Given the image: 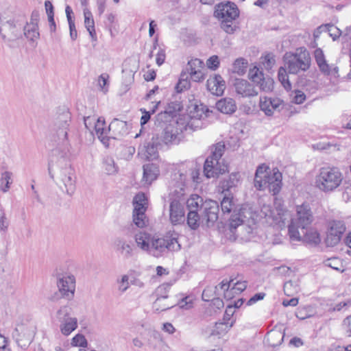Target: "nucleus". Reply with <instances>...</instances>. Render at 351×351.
Instances as JSON below:
<instances>
[{
  "mask_svg": "<svg viewBox=\"0 0 351 351\" xmlns=\"http://www.w3.org/2000/svg\"><path fill=\"white\" fill-rule=\"evenodd\" d=\"M48 171L60 189L71 196L76 189V176L70 162L64 158H52L49 162Z\"/></svg>",
  "mask_w": 351,
  "mask_h": 351,
  "instance_id": "1",
  "label": "nucleus"
},
{
  "mask_svg": "<svg viewBox=\"0 0 351 351\" xmlns=\"http://www.w3.org/2000/svg\"><path fill=\"white\" fill-rule=\"evenodd\" d=\"M26 16L21 11L8 8L0 13V34L6 43L16 40L23 36V27Z\"/></svg>",
  "mask_w": 351,
  "mask_h": 351,
  "instance_id": "2",
  "label": "nucleus"
},
{
  "mask_svg": "<svg viewBox=\"0 0 351 351\" xmlns=\"http://www.w3.org/2000/svg\"><path fill=\"white\" fill-rule=\"evenodd\" d=\"M342 180L343 174L337 167H323L315 177V186L321 191L329 193L337 189Z\"/></svg>",
  "mask_w": 351,
  "mask_h": 351,
  "instance_id": "3",
  "label": "nucleus"
},
{
  "mask_svg": "<svg viewBox=\"0 0 351 351\" xmlns=\"http://www.w3.org/2000/svg\"><path fill=\"white\" fill-rule=\"evenodd\" d=\"M314 219L311 209L308 204H303L296 207V215L291 219L289 226V234L291 241H300L301 239V231L304 232Z\"/></svg>",
  "mask_w": 351,
  "mask_h": 351,
  "instance_id": "4",
  "label": "nucleus"
},
{
  "mask_svg": "<svg viewBox=\"0 0 351 351\" xmlns=\"http://www.w3.org/2000/svg\"><path fill=\"white\" fill-rule=\"evenodd\" d=\"M283 60L290 74H298L300 71H307L311 61L309 52L304 47L297 49L294 53H286Z\"/></svg>",
  "mask_w": 351,
  "mask_h": 351,
  "instance_id": "5",
  "label": "nucleus"
},
{
  "mask_svg": "<svg viewBox=\"0 0 351 351\" xmlns=\"http://www.w3.org/2000/svg\"><path fill=\"white\" fill-rule=\"evenodd\" d=\"M225 149L224 145L217 143L204 165V174L207 178L218 177L228 171V167L223 160L220 161Z\"/></svg>",
  "mask_w": 351,
  "mask_h": 351,
  "instance_id": "6",
  "label": "nucleus"
},
{
  "mask_svg": "<svg viewBox=\"0 0 351 351\" xmlns=\"http://www.w3.org/2000/svg\"><path fill=\"white\" fill-rule=\"evenodd\" d=\"M181 248L178 239L172 235L167 234L162 237H152L147 254L159 258L169 252H177Z\"/></svg>",
  "mask_w": 351,
  "mask_h": 351,
  "instance_id": "7",
  "label": "nucleus"
},
{
  "mask_svg": "<svg viewBox=\"0 0 351 351\" xmlns=\"http://www.w3.org/2000/svg\"><path fill=\"white\" fill-rule=\"evenodd\" d=\"M276 205L275 208H272L270 205H263L261 210V217H264L270 226L285 225L289 214L280 204L277 205L276 203Z\"/></svg>",
  "mask_w": 351,
  "mask_h": 351,
  "instance_id": "8",
  "label": "nucleus"
},
{
  "mask_svg": "<svg viewBox=\"0 0 351 351\" xmlns=\"http://www.w3.org/2000/svg\"><path fill=\"white\" fill-rule=\"evenodd\" d=\"M70 121L71 114L68 111H64L56 118L54 121L55 138H57V141L64 146L68 145L67 135Z\"/></svg>",
  "mask_w": 351,
  "mask_h": 351,
  "instance_id": "9",
  "label": "nucleus"
},
{
  "mask_svg": "<svg viewBox=\"0 0 351 351\" xmlns=\"http://www.w3.org/2000/svg\"><path fill=\"white\" fill-rule=\"evenodd\" d=\"M57 319L60 322V330L64 336H69L77 328V319L71 317L66 306L61 307L57 311Z\"/></svg>",
  "mask_w": 351,
  "mask_h": 351,
  "instance_id": "10",
  "label": "nucleus"
},
{
  "mask_svg": "<svg viewBox=\"0 0 351 351\" xmlns=\"http://www.w3.org/2000/svg\"><path fill=\"white\" fill-rule=\"evenodd\" d=\"M346 230L345 223L341 220H332L328 223L325 243L328 247L337 245Z\"/></svg>",
  "mask_w": 351,
  "mask_h": 351,
  "instance_id": "11",
  "label": "nucleus"
},
{
  "mask_svg": "<svg viewBox=\"0 0 351 351\" xmlns=\"http://www.w3.org/2000/svg\"><path fill=\"white\" fill-rule=\"evenodd\" d=\"M34 336L32 327L21 324H18L12 332V337L19 347L25 349L31 343Z\"/></svg>",
  "mask_w": 351,
  "mask_h": 351,
  "instance_id": "12",
  "label": "nucleus"
},
{
  "mask_svg": "<svg viewBox=\"0 0 351 351\" xmlns=\"http://www.w3.org/2000/svg\"><path fill=\"white\" fill-rule=\"evenodd\" d=\"M249 78L259 87V89L264 92L272 91L274 88V80L271 77L265 76L263 72L256 66L251 69L249 71Z\"/></svg>",
  "mask_w": 351,
  "mask_h": 351,
  "instance_id": "13",
  "label": "nucleus"
},
{
  "mask_svg": "<svg viewBox=\"0 0 351 351\" xmlns=\"http://www.w3.org/2000/svg\"><path fill=\"white\" fill-rule=\"evenodd\" d=\"M239 14L237 6L232 1L221 2L216 5L214 15L219 20H235Z\"/></svg>",
  "mask_w": 351,
  "mask_h": 351,
  "instance_id": "14",
  "label": "nucleus"
},
{
  "mask_svg": "<svg viewBox=\"0 0 351 351\" xmlns=\"http://www.w3.org/2000/svg\"><path fill=\"white\" fill-rule=\"evenodd\" d=\"M159 138L165 145L178 144L182 138V130L178 128V123L169 124L165 127Z\"/></svg>",
  "mask_w": 351,
  "mask_h": 351,
  "instance_id": "15",
  "label": "nucleus"
},
{
  "mask_svg": "<svg viewBox=\"0 0 351 351\" xmlns=\"http://www.w3.org/2000/svg\"><path fill=\"white\" fill-rule=\"evenodd\" d=\"M169 219L173 226L180 225L185 221V210L182 203L173 199L169 206Z\"/></svg>",
  "mask_w": 351,
  "mask_h": 351,
  "instance_id": "16",
  "label": "nucleus"
},
{
  "mask_svg": "<svg viewBox=\"0 0 351 351\" xmlns=\"http://www.w3.org/2000/svg\"><path fill=\"white\" fill-rule=\"evenodd\" d=\"M162 147V143L160 141L158 135L154 136L151 141L144 145L140 151L145 159L148 160H153L158 158V150Z\"/></svg>",
  "mask_w": 351,
  "mask_h": 351,
  "instance_id": "17",
  "label": "nucleus"
},
{
  "mask_svg": "<svg viewBox=\"0 0 351 351\" xmlns=\"http://www.w3.org/2000/svg\"><path fill=\"white\" fill-rule=\"evenodd\" d=\"M110 137L114 139H121L130 132V125L126 121L114 119L108 126Z\"/></svg>",
  "mask_w": 351,
  "mask_h": 351,
  "instance_id": "18",
  "label": "nucleus"
},
{
  "mask_svg": "<svg viewBox=\"0 0 351 351\" xmlns=\"http://www.w3.org/2000/svg\"><path fill=\"white\" fill-rule=\"evenodd\" d=\"M202 220H205L208 226L213 223L218 219L219 205L216 201L206 200L202 204Z\"/></svg>",
  "mask_w": 351,
  "mask_h": 351,
  "instance_id": "19",
  "label": "nucleus"
},
{
  "mask_svg": "<svg viewBox=\"0 0 351 351\" xmlns=\"http://www.w3.org/2000/svg\"><path fill=\"white\" fill-rule=\"evenodd\" d=\"M234 87L236 93L243 97H255L258 94L254 86L243 79H236L234 82Z\"/></svg>",
  "mask_w": 351,
  "mask_h": 351,
  "instance_id": "20",
  "label": "nucleus"
},
{
  "mask_svg": "<svg viewBox=\"0 0 351 351\" xmlns=\"http://www.w3.org/2000/svg\"><path fill=\"white\" fill-rule=\"evenodd\" d=\"M59 291L62 295L72 297L75 287V279L73 275H64L58 281Z\"/></svg>",
  "mask_w": 351,
  "mask_h": 351,
  "instance_id": "21",
  "label": "nucleus"
},
{
  "mask_svg": "<svg viewBox=\"0 0 351 351\" xmlns=\"http://www.w3.org/2000/svg\"><path fill=\"white\" fill-rule=\"evenodd\" d=\"M206 86L211 94L221 96L226 88V82L220 75L215 74L208 79Z\"/></svg>",
  "mask_w": 351,
  "mask_h": 351,
  "instance_id": "22",
  "label": "nucleus"
},
{
  "mask_svg": "<svg viewBox=\"0 0 351 351\" xmlns=\"http://www.w3.org/2000/svg\"><path fill=\"white\" fill-rule=\"evenodd\" d=\"M315 61L320 69V71L325 75H330L332 72L335 73H338V68L334 67L332 69L331 66L327 63L323 51L318 48L314 51Z\"/></svg>",
  "mask_w": 351,
  "mask_h": 351,
  "instance_id": "23",
  "label": "nucleus"
},
{
  "mask_svg": "<svg viewBox=\"0 0 351 351\" xmlns=\"http://www.w3.org/2000/svg\"><path fill=\"white\" fill-rule=\"evenodd\" d=\"M281 105V101L278 99H271L265 97L264 99L260 101V108L262 111L267 116L273 114L274 111L278 109Z\"/></svg>",
  "mask_w": 351,
  "mask_h": 351,
  "instance_id": "24",
  "label": "nucleus"
},
{
  "mask_svg": "<svg viewBox=\"0 0 351 351\" xmlns=\"http://www.w3.org/2000/svg\"><path fill=\"white\" fill-rule=\"evenodd\" d=\"M284 337V330L275 328L267 332L265 339L269 346L276 347L282 343Z\"/></svg>",
  "mask_w": 351,
  "mask_h": 351,
  "instance_id": "25",
  "label": "nucleus"
},
{
  "mask_svg": "<svg viewBox=\"0 0 351 351\" xmlns=\"http://www.w3.org/2000/svg\"><path fill=\"white\" fill-rule=\"evenodd\" d=\"M116 246L120 254L126 259L130 258L134 256V247L132 245L124 239H119L116 241Z\"/></svg>",
  "mask_w": 351,
  "mask_h": 351,
  "instance_id": "26",
  "label": "nucleus"
},
{
  "mask_svg": "<svg viewBox=\"0 0 351 351\" xmlns=\"http://www.w3.org/2000/svg\"><path fill=\"white\" fill-rule=\"evenodd\" d=\"M216 108L224 114H232L237 110V105L232 98L221 99L216 103Z\"/></svg>",
  "mask_w": 351,
  "mask_h": 351,
  "instance_id": "27",
  "label": "nucleus"
},
{
  "mask_svg": "<svg viewBox=\"0 0 351 351\" xmlns=\"http://www.w3.org/2000/svg\"><path fill=\"white\" fill-rule=\"evenodd\" d=\"M159 173L158 167L153 163H148L143 165V181L145 183L150 184L155 180Z\"/></svg>",
  "mask_w": 351,
  "mask_h": 351,
  "instance_id": "28",
  "label": "nucleus"
},
{
  "mask_svg": "<svg viewBox=\"0 0 351 351\" xmlns=\"http://www.w3.org/2000/svg\"><path fill=\"white\" fill-rule=\"evenodd\" d=\"M280 179H282V174L277 169H274L273 172H269L268 174H265L264 178L262 179V183L256 184V188L258 190H265V185L270 184L271 182H279Z\"/></svg>",
  "mask_w": 351,
  "mask_h": 351,
  "instance_id": "29",
  "label": "nucleus"
},
{
  "mask_svg": "<svg viewBox=\"0 0 351 351\" xmlns=\"http://www.w3.org/2000/svg\"><path fill=\"white\" fill-rule=\"evenodd\" d=\"M151 239L150 234L144 232H139L134 235V241L136 246L147 253L149 248Z\"/></svg>",
  "mask_w": 351,
  "mask_h": 351,
  "instance_id": "30",
  "label": "nucleus"
},
{
  "mask_svg": "<svg viewBox=\"0 0 351 351\" xmlns=\"http://www.w3.org/2000/svg\"><path fill=\"white\" fill-rule=\"evenodd\" d=\"M23 35L32 42L36 41L40 36L38 25L25 23L23 27Z\"/></svg>",
  "mask_w": 351,
  "mask_h": 351,
  "instance_id": "31",
  "label": "nucleus"
},
{
  "mask_svg": "<svg viewBox=\"0 0 351 351\" xmlns=\"http://www.w3.org/2000/svg\"><path fill=\"white\" fill-rule=\"evenodd\" d=\"M239 181V175L238 173H232L230 174L228 180H223L221 183V193L223 194L230 193V190L235 187Z\"/></svg>",
  "mask_w": 351,
  "mask_h": 351,
  "instance_id": "32",
  "label": "nucleus"
},
{
  "mask_svg": "<svg viewBox=\"0 0 351 351\" xmlns=\"http://www.w3.org/2000/svg\"><path fill=\"white\" fill-rule=\"evenodd\" d=\"M173 306L174 304L169 301L168 296L165 295L157 298L153 304L152 308L155 312L159 313L168 310Z\"/></svg>",
  "mask_w": 351,
  "mask_h": 351,
  "instance_id": "33",
  "label": "nucleus"
},
{
  "mask_svg": "<svg viewBox=\"0 0 351 351\" xmlns=\"http://www.w3.org/2000/svg\"><path fill=\"white\" fill-rule=\"evenodd\" d=\"M301 233V240L306 243L317 245L320 242L319 233L313 230H308L307 228L304 230V232L300 231Z\"/></svg>",
  "mask_w": 351,
  "mask_h": 351,
  "instance_id": "34",
  "label": "nucleus"
},
{
  "mask_svg": "<svg viewBox=\"0 0 351 351\" xmlns=\"http://www.w3.org/2000/svg\"><path fill=\"white\" fill-rule=\"evenodd\" d=\"M147 199L143 193L136 194L133 199L134 210L133 213H145Z\"/></svg>",
  "mask_w": 351,
  "mask_h": 351,
  "instance_id": "35",
  "label": "nucleus"
},
{
  "mask_svg": "<svg viewBox=\"0 0 351 351\" xmlns=\"http://www.w3.org/2000/svg\"><path fill=\"white\" fill-rule=\"evenodd\" d=\"M300 291L298 279L290 280L284 284V292L287 296H293Z\"/></svg>",
  "mask_w": 351,
  "mask_h": 351,
  "instance_id": "36",
  "label": "nucleus"
},
{
  "mask_svg": "<svg viewBox=\"0 0 351 351\" xmlns=\"http://www.w3.org/2000/svg\"><path fill=\"white\" fill-rule=\"evenodd\" d=\"M84 24L87 31L89 32L93 40H96V33L95 29V23L92 18L91 12L88 10H84Z\"/></svg>",
  "mask_w": 351,
  "mask_h": 351,
  "instance_id": "37",
  "label": "nucleus"
},
{
  "mask_svg": "<svg viewBox=\"0 0 351 351\" xmlns=\"http://www.w3.org/2000/svg\"><path fill=\"white\" fill-rule=\"evenodd\" d=\"M233 322H218L215 324L210 335L217 336L219 338L225 335L232 326Z\"/></svg>",
  "mask_w": 351,
  "mask_h": 351,
  "instance_id": "38",
  "label": "nucleus"
},
{
  "mask_svg": "<svg viewBox=\"0 0 351 351\" xmlns=\"http://www.w3.org/2000/svg\"><path fill=\"white\" fill-rule=\"evenodd\" d=\"M202 198L197 195H192L186 201V206L189 211H197L199 208L202 210L204 204Z\"/></svg>",
  "mask_w": 351,
  "mask_h": 351,
  "instance_id": "39",
  "label": "nucleus"
},
{
  "mask_svg": "<svg viewBox=\"0 0 351 351\" xmlns=\"http://www.w3.org/2000/svg\"><path fill=\"white\" fill-rule=\"evenodd\" d=\"M45 12L49 23V29L51 32H54L56 29V25L54 21V8L51 4V1H45Z\"/></svg>",
  "mask_w": 351,
  "mask_h": 351,
  "instance_id": "40",
  "label": "nucleus"
},
{
  "mask_svg": "<svg viewBox=\"0 0 351 351\" xmlns=\"http://www.w3.org/2000/svg\"><path fill=\"white\" fill-rule=\"evenodd\" d=\"M234 207L232 195L230 193H225L221 202V208L223 213L229 214Z\"/></svg>",
  "mask_w": 351,
  "mask_h": 351,
  "instance_id": "41",
  "label": "nucleus"
},
{
  "mask_svg": "<svg viewBox=\"0 0 351 351\" xmlns=\"http://www.w3.org/2000/svg\"><path fill=\"white\" fill-rule=\"evenodd\" d=\"M232 282V279H230L229 280H223L222 282L218 286L215 287V291H218L219 289H220L224 291V298L226 299H231L233 297L232 293L234 292V291L232 289L229 290V288Z\"/></svg>",
  "mask_w": 351,
  "mask_h": 351,
  "instance_id": "42",
  "label": "nucleus"
},
{
  "mask_svg": "<svg viewBox=\"0 0 351 351\" xmlns=\"http://www.w3.org/2000/svg\"><path fill=\"white\" fill-rule=\"evenodd\" d=\"M96 122L94 124V129L98 138L101 139V141L104 143L105 136L104 134L106 133V130L104 128L105 125V120L99 117L96 119Z\"/></svg>",
  "mask_w": 351,
  "mask_h": 351,
  "instance_id": "43",
  "label": "nucleus"
},
{
  "mask_svg": "<svg viewBox=\"0 0 351 351\" xmlns=\"http://www.w3.org/2000/svg\"><path fill=\"white\" fill-rule=\"evenodd\" d=\"M247 62L244 58H237L233 63L232 72L243 75L247 69Z\"/></svg>",
  "mask_w": 351,
  "mask_h": 351,
  "instance_id": "44",
  "label": "nucleus"
},
{
  "mask_svg": "<svg viewBox=\"0 0 351 351\" xmlns=\"http://www.w3.org/2000/svg\"><path fill=\"white\" fill-rule=\"evenodd\" d=\"M199 216L197 211H189L187 215V224L192 230H197L199 226Z\"/></svg>",
  "mask_w": 351,
  "mask_h": 351,
  "instance_id": "45",
  "label": "nucleus"
},
{
  "mask_svg": "<svg viewBox=\"0 0 351 351\" xmlns=\"http://www.w3.org/2000/svg\"><path fill=\"white\" fill-rule=\"evenodd\" d=\"M204 62L201 60L195 58L188 62L186 69L189 74H191L195 71L204 70Z\"/></svg>",
  "mask_w": 351,
  "mask_h": 351,
  "instance_id": "46",
  "label": "nucleus"
},
{
  "mask_svg": "<svg viewBox=\"0 0 351 351\" xmlns=\"http://www.w3.org/2000/svg\"><path fill=\"white\" fill-rule=\"evenodd\" d=\"M11 183L12 173L9 171L2 173L0 178V189L4 193L7 192Z\"/></svg>",
  "mask_w": 351,
  "mask_h": 351,
  "instance_id": "47",
  "label": "nucleus"
},
{
  "mask_svg": "<svg viewBox=\"0 0 351 351\" xmlns=\"http://www.w3.org/2000/svg\"><path fill=\"white\" fill-rule=\"evenodd\" d=\"M132 218L134 223L138 228H144L148 223V219L145 215V213H133Z\"/></svg>",
  "mask_w": 351,
  "mask_h": 351,
  "instance_id": "48",
  "label": "nucleus"
},
{
  "mask_svg": "<svg viewBox=\"0 0 351 351\" xmlns=\"http://www.w3.org/2000/svg\"><path fill=\"white\" fill-rule=\"evenodd\" d=\"M287 71L288 70L287 67H280V69H278V77L279 81L281 82L285 88L290 89L291 87V84L289 80Z\"/></svg>",
  "mask_w": 351,
  "mask_h": 351,
  "instance_id": "49",
  "label": "nucleus"
},
{
  "mask_svg": "<svg viewBox=\"0 0 351 351\" xmlns=\"http://www.w3.org/2000/svg\"><path fill=\"white\" fill-rule=\"evenodd\" d=\"M235 215H237V217H241L242 221L244 223L249 224L250 223V221L253 220L252 218V213L250 208H247V206H242L238 213H234Z\"/></svg>",
  "mask_w": 351,
  "mask_h": 351,
  "instance_id": "50",
  "label": "nucleus"
},
{
  "mask_svg": "<svg viewBox=\"0 0 351 351\" xmlns=\"http://www.w3.org/2000/svg\"><path fill=\"white\" fill-rule=\"evenodd\" d=\"M324 264L336 271H343V266L341 261L337 257H332L324 261Z\"/></svg>",
  "mask_w": 351,
  "mask_h": 351,
  "instance_id": "51",
  "label": "nucleus"
},
{
  "mask_svg": "<svg viewBox=\"0 0 351 351\" xmlns=\"http://www.w3.org/2000/svg\"><path fill=\"white\" fill-rule=\"evenodd\" d=\"M189 76L186 72H182L180 75V78L176 86V89L178 93H181L184 89H187L190 87V82L188 80Z\"/></svg>",
  "mask_w": 351,
  "mask_h": 351,
  "instance_id": "52",
  "label": "nucleus"
},
{
  "mask_svg": "<svg viewBox=\"0 0 351 351\" xmlns=\"http://www.w3.org/2000/svg\"><path fill=\"white\" fill-rule=\"evenodd\" d=\"M233 21L221 19V28L228 34H233L237 28Z\"/></svg>",
  "mask_w": 351,
  "mask_h": 351,
  "instance_id": "53",
  "label": "nucleus"
},
{
  "mask_svg": "<svg viewBox=\"0 0 351 351\" xmlns=\"http://www.w3.org/2000/svg\"><path fill=\"white\" fill-rule=\"evenodd\" d=\"M118 291L123 293H125L130 287L129 276L123 275L121 279L117 280Z\"/></svg>",
  "mask_w": 351,
  "mask_h": 351,
  "instance_id": "54",
  "label": "nucleus"
},
{
  "mask_svg": "<svg viewBox=\"0 0 351 351\" xmlns=\"http://www.w3.org/2000/svg\"><path fill=\"white\" fill-rule=\"evenodd\" d=\"M269 172L267 171V167L265 165L259 166L255 173L254 178V186H256V184L262 183V179L264 178L265 174H268Z\"/></svg>",
  "mask_w": 351,
  "mask_h": 351,
  "instance_id": "55",
  "label": "nucleus"
},
{
  "mask_svg": "<svg viewBox=\"0 0 351 351\" xmlns=\"http://www.w3.org/2000/svg\"><path fill=\"white\" fill-rule=\"evenodd\" d=\"M105 171L108 174H113L117 171V168L114 160L112 158L107 157L104 160Z\"/></svg>",
  "mask_w": 351,
  "mask_h": 351,
  "instance_id": "56",
  "label": "nucleus"
},
{
  "mask_svg": "<svg viewBox=\"0 0 351 351\" xmlns=\"http://www.w3.org/2000/svg\"><path fill=\"white\" fill-rule=\"evenodd\" d=\"M244 223L242 221L241 217H237V215L233 214L230 219L229 228L230 230L233 232L241 224Z\"/></svg>",
  "mask_w": 351,
  "mask_h": 351,
  "instance_id": "57",
  "label": "nucleus"
},
{
  "mask_svg": "<svg viewBox=\"0 0 351 351\" xmlns=\"http://www.w3.org/2000/svg\"><path fill=\"white\" fill-rule=\"evenodd\" d=\"M324 29L329 33L330 36L332 38L333 40L337 39L341 35L340 29L333 25H324Z\"/></svg>",
  "mask_w": 351,
  "mask_h": 351,
  "instance_id": "58",
  "label": "nucleus"
},
{
  "mask_svg": "<svg viewBox=\"0 0 351 351\" xmlns=\"http://www.w3.org/2000/svg\"><path fill=\"white\" fill-rule=\"evenodd\" d=\"M263 63L267 70L271 69L276 63L275 56L271 53L265 55Z\"/></svg>",
  "mask_w": 351,
  "mask_h": 351,
  "instance_id": "59",
  "label": "nucleus"
},
{
  "mask_svg": "<svg viewBox=\"0 0 351 351\" xmlns=\"http://www.w3.org/2000/svg\"><path fill=\"white\" fill-rule=\"evenodd\" d=\"M282 186V179H280L279 182H275L270 183L269 185L267 184L265 185V189H268L269 192H271L273 195H276L278 193L281 189Z\"/></svg>",
  "mask_w": 351,
  "mask_h": 351,
  "instance_id": "60",
  "label": "nucleus"
},
{
  "mask_svg": "<svg viewBox=\"0 0 351 351\" xmlns=\"http://www.w3.org/2000/svg\"><path fill=\"white\" fill-rule=\"evenodd\" d=\"M282 186V179H280L279 182H275L270 183L269 185L267 184L265 185V189H268L269 192H271L273 195H276L278 193L281 189Z\"/></svg>",
  "mask_w": 351,
  "mask_h": 351,
  "instance_id": "61",
  "label": "nucleus"
},
{
  "mask_svg": "<svg viewBox=\"0 0 351 351\" xmlns=\"http://www.w3.org/2000/svg\"><path fill=\"white\" fill-rule=\"evenodd\" d=\"M71 344L74 346L83 347L86 344V340L84 335L78 334L72 339Z\"/></svg>",
  "mask_w": 351,
  "mask_h": 351,
  "instance_id": "62",
  "label": "nucleus"
},
{
  "mask_svg": "<svg viewBox=\"0 0 351 351\" xmlns=\"http://www.w3.org/2000/svg\"><path fill=\"white\" fill-rule=\"evenodd\" d=\"M207 66L212 69L216 70L219 65V60L217 56H211L206 62Z\"/></svg>",
  "mask_w": 351,
  "mask_h": 351,
  "instance_id": "63",
  "label": "nucleus"
},
{
  "mask_svg": "<svg viewBox=\"0 0 351 351\" xmlns=\"http://www.w3.org/2000/svg\"><path fill=\"white\" fill-rule=\"evenodd\" d=\"M306 99V95L301 90H296L292 98L293 102L296 104H302Z\"/></svg>",
  "mask_w": 351,
  "mask_h": 351,
  "instance_id": "64",
  "label": "nucleus"
}]
</instances>
